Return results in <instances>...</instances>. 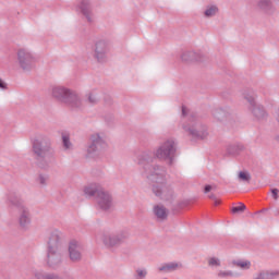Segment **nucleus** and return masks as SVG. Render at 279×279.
Wrapping results in <instances>:
<instances>
[{
  "mask_svg": "<svg viewBox=\"0 0 279 279\" xmlns=\"http://www.w3.org/2000/svg\"><path fill=\"white\" fill-rule=\"evenodd\" d=\"M52 95L53 97H57V99H62L65 104H71L72 106H77L80 102V99L75 94L62 87H54L52 89Z\"/></svg>",
  "mask_w": 279,
  "mask_h": 279,
  "instance_id": "f257e3e1",
  "label": "nucleus"
},
{
  "mask_svg": "<svg viewBox=\"0 0 279 279\" xmlns=\"http://www.w3.org/2000/svg\"><path fill=\"white\" fill-rule=\"evenodd\" d=\"M60 241H62V234L59 231H53L50 233L48 245H49V253L48 258H51L53 254H56V250L60 247Z\"/></svg>",
  "mask_w": 279,
  "mask_h": 279,
  "instance_id": "f03ea898",
  "label": "nucleus"
},
{
  "mask_svg": "<svg viewBox=\"0 0 279 279\" xmlns=\"http://www.w3.org/2000/svg\"><path fill=\"white\" fill-rule=\"evenodd\" d=\"M17 56H19L20 66L24 71H27V69L32 66V62H34V58L32 57V53L25 50H20Z\"/></svg>",
  "mask_w": 279,
  "mask_h": 279,
  "instance_id": "7ed1b4c3",
  "label": "nucleus"
},
{
  "mask_svg": "<svg viewBox=\"0 0 279 279\" xmlns=\"http://www.w3.org/2000/svg\"><path fill=\"white\" fill-rule=\"evenodd\" d=\"M69 254L71 260L74 263L82 259V246L77 241H72L69 246Z\"/></svg>",
  "mask_w": 279,
  "mask_h": 279,
  "instance_id": "20e7f679",
  "label": "nucleus"
},
{
  "mask_svg": "<svg viewBox=\"0 0 279 279\" xmlns=\"http://www.w3.org/2000/svg\"><path fill=\"white\" fill-rule=\"evenodd\" d=\"M174 151L173 142H167L157 150V158H169Z\"/></svg>",
  "mask_w": 279,
  "mask_h": 279,
  "instance_id": "39448f33",
  "label": "nucleus"
},
{
  "mask_svg": "<svg viewBox=\"0 0 279 279\" xmlns=\"http://www.w3.org/2000/svg\"><path fill=\"white\" fill-rule=\"evenodd\" d=\"M98 205L102 210H108L112 206V197L106 192L98 193Z\"/></svg>",
  "mask_w": 279,
  "mask_h": 279,
  "instance_id": "423d86ee",
  "label": "nucleus"
},
{
  "mask_svg": "<svg viewBox=\"0 0 279 279\" xmlns=\"http://www.w3.org/2000/svg\"><path fill=\"white\" fill-rule=\"evenodd\" d=\"M92 145L88 148V154H93L96 149H101V147L105 145L104 141L99 138V135H96L92 138Z\"/></svg>",
  "mask_w": 279,
  "mask_h": 279,
  "instance_id": "0eeeda50",
  "label": "nucleus"
},
{
  "mask_svg": "<svg viewBox=\"0 0 279 279\" xmlns=\"http://www.w3.org/2000/svg\"><path fill=\"white\" fill-rule=\"evenodd\" d=\"M154 213L158 219H167V215L169 213L167 211V208L162 205H157L154 207Z\"/></svg>",
  "mask_w": 279,
  "mask_h": 279,
  "instance_id": "6e6552de",
  "label": "nucleus"
},
{
  "mask_svg": "<svg viewBox=\"0 0 279 279\" xmlns=\"http://www.w3.org/2000/svg\"><path fill=\"white\" fill-rule=\"evenodd\" d=\"M179 267H182V265L178 263H170L160 267L159 271H175V269H179Z\"/></svg>",
  "mask_w": 279,
  "mask_h": 279,
  "instance_id": "1a4fd4ad",
  "label": "nucleus"
},
{
  "mask_svg": "<svg viewBox=\"0 0 279 279\" xmlns=\"http://www.w3.org/2000/svg\"><path fill=\"white\" fill-rule=\"evenodd\" d=\"M276 276H278V272H274V271H264L260 272L256 279H274L276 278Z\"/></svg>",
  "mask_w": 279,
  "mask_h": 279,
  "instance_id": "9d476101",
  "label": "nucleus"
},
{
  "mask_svg": "<svg viewBox=\"0 0 279 279\" xmlns=\"http://www.w3.org/2000/svg\"><path fill=\"white\" fill-rule=\"evenodd\" d=\"M238 179L240 180V182H250V180H252V177L247 171H240L238 174Z\"/></svg>",
  "mask_w": 279,
  "mask_h": 279,
  "instance_id": "9b49d317",
  "label": "nucleus"
},
{
  "mask_svg": "<svg viewBox=\"0 0 279 279\" xmlns=\"http://www.w3.org/2000/svg\"><path fill=\"white\" fill-rule=\"evenodd\" d=\"M234 265L240 269H250V267H252V263H250L248 260H239L235 262Z\"/></svg>",
  "mask_w": 279,
  "mask_h": 279,
  "instance_id": "f8f14e48",
  "label": "nucleus"
},
{
  "mask_svg": "<svg viewBox=\"0 0 279 279\" xmlns=\"http://www.w3.org/2000/svg\"><path fill=\"white\" fill-rule=\"evenodd\" d=\"M208 265L209 267H219L221 265V260H219L217 257H209Z\"/></svg>",
  "mask_w": 279,
  "mask_h": 279,
  "instance_id": "ddd939ff",
  "label": "nucleus"
},
{
  "mask_svg": "<svg viewBox=\"0 0 279 279\" xmlns=\"http://www.w3.org/2000/svg\"><path fill=\"white\" fill-rule=\"evenodd\" d=\"M219 12V9H217V7L213 5L209 7L206 11H205V16H215V14Z\"/></svg>",
  "mask_w": 279,
  "mask_h": 279,
  "instance_id": "4468645a",
  "label": "nucleus"
},
{
  "mask_svg": "<svg viewBox=\"0 0 279 279\" xmlns=\"http://www.w3.org/2000/svg\"><path fill=\"white\" fill-rule=\"evenodd\" d=\"M84 192H85V195L93 196L95 195V193H97V189L94 185H90L85 187Z\"/></svg>",
  "mask_w": 279,
  "mask_h": 279,
  "instance_id": "2eb2a0df",
  "label": "nucleus"
},
{
  "mask_svg": "<svg viewBox=\"0 0 279 279\" xmlns=\"http://www.w3.org/2000/svg\"><path fill=\"white\" fill-rule=\"evenodd\" d=\"M245 205L244 204H241V205H239V206H236V207H233L232 208V213H234V214H236V213H243V211H245Z\"/></svg>",
  "mask_w": 279,
  "mask_h": 279,
  "instance_id": "dca6fc26",
  "label": "nucleus"
},
{
  "mask_svg": "<svg viewBox=\"0 0 279 279\" xmlns=\"http://www.w3.org/2000/svg\"><path fill=\"white\" fill-rule=\"evenodd\" d=\"M218 276L220 278H230L231 276H235V274L232 271H220Z\"/></svg>",
  "mask_w": 279,
  "mask_h": 279,
  "instance_id": "f3484780",
  "label": "nucleus"
},
{
  "mask_svg": "<svg viewBox=\"0 0 279 279\" xmlns=\"http://www.w3.org/2000/svg\"><path fill=\"white\" fill-rule=\"evenodd\" d=\"M62 141H63L65 149H69V147H71V143L69 142V136L63 135Z\"/></svg>",
  "mask_w": 279,
  "mask_h": 279,
  "instance_id": "a211bd4d",
  "label": "nucleus"
},
{
  "mask_svg": "<svg viewBox=\"0 0 279 279\" xmlns=\"http://www.w3.org/2000/svg\"><path fill=\"white\" fill-rule=\"evenodd\" d=\"M29 222V218L27 217V215H23L20 219V223L21 226H25V223Z\"/></svg>",
  "mask_w": 279,
  "mask_h": 279,
  "instance_id": "6ab92c4d",
  "label": "nucleus"
},
{
  "mask_svg": "<svg viewBox=\"0 0 279 279\" xmlns=\"http://www.w3.org/2000/svg\"><path fill=\"white\" fill-rule=\"evenodd\" d=\"M106 245H109V247H112V245H117V240L114 238L106 240Z\"/></svg>",
  "mask_w": 279,
  "mask_h": 279,
  "instance_id": "aec40b11",
  "label": "nucleus"
},
{
  "mask_svg": "<svg viewBox=\"0 0 279 279\" xmlns=\"http://www.w3.org/2000/svg\"><path fill=\"white\" fill-rule=\"evenodd\" d=\"M153 191L157 196H160V194L162 193V190H160L158 185H154Z\"/></svg>",
  "mask_w": 279,
  "mask_h": 279,
  "instance_id": "412c9836",
  "label": "nucleus"
},
{
  "mask_svg": "<svg viewBox=\"0 0 279 279\" xmlns=\"http://www.w3.org/2000/svg\"><path fill=\"white\" fill-rule=\"evenodd\" d=\"M278 193H279L278 189H272L271 190V195H272L274 199H278Z\"/></svg>",
  "mask_w": 279,
  "mask_h": 279,
  "instance_id": "4be33fe9",
  "label": "nucleus"
},
{
  "mask_svg": "<svg viewBox=\"0 0 279 279\" xmlns=\"http://www.w3.org/2000/svg\"><path fill=\"white\" fill-rule=\"evenodd\" d=\"M137 275L140 276V278H145L147 276V271H145V270H137Z\"/></svg>",
  "mask_w": 279,
  "mask_h": 279,
  "instance_id": "5701e85b",
  "label": "nucleus"
},
{
  "mask_svg": "<svg viewBox=\"0 0 279 279\" xmlns=\"http://www.w3.org/2000/svg\"><path fill=\"white\" fill-rule=\"evenodd\" d=\"M253 112L255 117H260V114H263V111L260 109H255Z\"/></svg>",
  "mask_w": 279,
  "mask_h": 279,
  "instance_id": "b1692460",
  "label": "nucleus"
},
{
  "mask_svg": "<svg viewBox=\"0 0 279 279\" xmlns=\"http://www.w3.org/2000/svg\"><path fill=\"white\" fill-rule=\"evenodd\" d=\"M210 191H213V185H206L205 193H210Z\"/></svg>",
  "mask_w": 279,
  "mask_h": 279,
  "instance_id": "393cba45",
  "label": "nucleus"
},
{
  "mask_svg": "<svg viewBox=\"0 0 279 279\" xmlns=\"http://www.w3.org/2000/svg\"><path fill=\"white\" fill-rule=\"evenodd\" d=\"M0 88H2V89H5V88H7L5 83H4L3 80H1V78H0Z\"/></svg>",
  "mask_w": 279,
  "mask_h": 279,
  "instance_id": "a878e982",
  "label": "nucleus"
},
{
  "mask_svg": "<svg viewBox=\"0 0 279 279\" xmlns=\"http://www.w3.org/2000/svg\"><path fill=\"white\" fill-rule=\"evenodd\" d=\"M34 151L35 154H37V156H40V148H38L37 146H34Z\"/></svg>",
  "mask_w": 279,
  "mask_h": 279,
  "instance_id": "bb28decb",
  "label": "nucleus"
},
{
  "mask_svg": "<svg viewBox=\"0 0 279 279\" xmlns=\"http://www.w3.org/2000/svg\"><path fill=\"white\" fill-rule=\"evenodd\" d=\"M39 180H40L41 184H45V180H47V178L46 177H40Z\"/></svg>",
  "mask_w": 279,
  "mask_h": 279,
  "instance_id": "cd10ccee",
  "label": "nucleus"
},
{
  "mask_svg": "<svg viewBox=\"0 0 279 279\" xmlns=\"http://www.w3.org/2000/svg\"><path fill=\"white\" fill-rule=\"evenodd\" d=\"M206 133H204L203 135H199V134H197V136H199V137H202V138H206Z\"/></svg>",
  "mask_w": 279,
  "mask_h": 279,
  "instance_id": "c85d7f7f",
  "label": "nucleus"
},
{
  "mask_svg": "<svg viewBox=\"0 0 279 279\" xmlns=\"http://www.w3.org/2000/svg\"><path fill=\"white\" fill-rule=\"evenodd\" d=\"M89 101L95 102V99H93V96H89Z\"/></svg>",
  "mask_w": 279,
  "mask_h": 279,
  "instance_id": "c756f323",
  "label": "nucleus"
},
{
  "mask_svg": "<svg viewBox=\"0 0 279 279\" xmlns=\"http://www.w3.org/2000/svg\"><path fill=\"white\" fill-rule=\"evenodd\" d=\"M82 11H83L84 14H86V9L82 8Z\"/></svg>",
  "mask_w": 279,
  "mask_h": 279,
  "instance_id": "7c9ffc66",
  "label": "nucleus"
},
{
  "mask_svg": "<svg viewBox=\"0 0 279 279\" xmlns=\"http://www.w3.org/2000/svg\"><path fill=\"white\" fill-rule=\"evenodd\" d=\"M215 204H216V206H217V205H219V204H220V202H219V201H216V203H215Z\"/></svg>",
  "mask_w": 279,
  "mask_h": 279,
  "instance_id": "2f4dec72",
  "label": "nucleus"
}]
</instances>
